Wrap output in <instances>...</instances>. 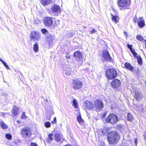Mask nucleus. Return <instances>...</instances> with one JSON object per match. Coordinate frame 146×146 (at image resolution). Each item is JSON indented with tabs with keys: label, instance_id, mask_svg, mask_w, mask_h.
I'll return each mask as SVG.
<instances>
[{
	"label": "nucleus",
	"instance_id": "obj_29",
	"mask_svg": "<svg viewBox=\"0 0 146 146\" xmlns=\"http://www.w3.org/2000/svg\"><path fill=\"white\" fill-rule=\"evenodd\" d=\"M0 124L1 127L3 129H7L8 128V126L4 122L1 121L0 123Z\"/></svg>",
	"mask_w": 146,
	"mask_h": 146
},
{
	"label": "nucleus",
	"instance_id": "obj_54",
	"mask_svg": "<svg viewBox=\"0 0 146 146\" xmlns=\"http://www.w3.org/2000/svg\"><path fill=\"white\" fill-rule=\"evenodd\" d=\"M102 146H104V144L103 143H102Z\"/></svg>",
	"mask_w": 146,
	"mask_h": 146
},
{
	"label": "nucleus",
	"instance_id": "obj_5",
	"mask_svg": "<svg viewBox=\"0 0 146 146\" xmlns=\"http://www.w3.org/2000/svg\"><path fill=\"white\" fill-rule=\"evenodd\" d=\"M21 133L24 137H29L32 134V131L30 128L25 127L21 129Z\"/></svg>",
	"mask_w": 146,
	"mask_h": 146
},
{
	"label": "nucleus",
	"instance_id": "obj_2",
	"mask_svg": "<svg viewBox=\"0 0 146 146\" xmlns=\"http://www.w3.org/2000/svg\"><path fill=\"white\" fill-rule=\"evenodd\" d=\"M118 118L117 116L113 114L109 115L106 119V122L109 123L112 125L115 124L118 121Z\"/></svg>",
	"mask_w": 146,
	"mask_h": 146
},
{
	"label": "nucleus",
	"instance_id": "obj_11",
	"mask_svg": "<svg viewBox=\"0 0 146 146\" xmlns=\"http://www.w3.org/2000/svg\"><path fill=\"white\" fill-rule=\"evenodd\" d=\"M134 94V97L137 101H139L141 100L143 97V94L139 90H135Z\"/></svg>",
	"mask_w": 146,
	"mask_h": 146
},
{
	"label": "nucleus",
	"instance_id": "obj_10",
	"mask_svg": "<svg viewBox=\"0 0 146 146\" xmlns=\"http://www.w3.org/2000/svg\"><path fill=\"white\" fill-rule=\"evenodd\" d=\"M30 37L31 40L34 41L38 40L40 38L39 33L36 31H34L31 32Z\"/></svg>",
	"mask_w": 146,
	"mask_h": 146
},
{
	"label": "nucleus",
	"instance_id": "obj_39",
	"mask_svg": "<svg viewBox=\"0 0 146 146\" xmlns=\"http://www.w3.org/2000/svg\"><path fill=\"white\" fill-rule=\"evenodd\" d=\"M21 118L23 119H25L27 118V116L25 115V112H23L21 115Z\"/></svg>",
	"mask_w": 146,
	"mask_h": 146
},
{
	"label": "nucleus",
	"instance_id": "obj_18",
	"mask_svg": "<svg viewBox=\"0 0 146 146\" xmlns=\"http://www.w3.org/2000/svg\"><path fill=\"white\" fill-rule=\"evenodd\" d=\"M137 23L138 26L141 28L145 25V21L143 17H140L137 19Z\"/></svg>",
	"mask_w": 146,
	"mask_h": 146
},
{
	"label": "nucleus",
	"instance_id": "obj_17",
	"mask_svg": "<svg viewBox=\"0 0 146 146\" xmlns=\"http://www.w3.org/2000/svg\"><path fill=\"white\" fill-rule=\"evenodd\" d=\"M111 84L113 87L116 88L120 86L121 84V82L117 79H115L112 81Z\"/></svg>",
	"mask_w": 146,
	"mask_h": 146
},
{
	"label": "nucleus",
	"instance_id": "obj_51",
	"mask_svg": "<svg viewBox=\"0 0 146 146\" xmlns=\"http://www.w3.org/2000/svg\"><path fill=\"white\" fill-rule=\"evenodd\" d=\"M123 33H124V35H125V36L126 37H127V32H126L125 31V32H124Z\"/></svg>",
	"mask_w": 146,
	"mask_h": 146
},
{
	"label": "nucleus",
	"instance_id": "obj_50",
	"mask_svg": "<svg viewBox=\"0 0 146 146\" xmlns=\"http://www.w3.org/2000/svg\"><path fill=\"white\" fill-rule=\"evenodd\" d=\"M144 140L146 141V134H145L143 135Z\"/></svg>",
	"mask_w": 146,
	"mask_h": 146
},
{
	"label": "nucleus",
	"instance_id": "obj_56",
	"mask_svg": "<svg viewBox=\"0 0 146 146\" xmlns=\"http://www.w3.org/2000/svg\"><path fill=\"white\" fill-rule=\"evenodd\" d=\"M17 121V123H20V122H19V121H18V120Z\"/></svg>",
	"mask_w": 146,
	"mask_h": 146
},
{
	"label": "nucleus",
	"instance_id": "obj_21",
	"mask_svg": "<svg viewBox=\"0 0 146 146\" xmlns=\"http://www.w3.org/2000/svg\"><path fill=\"white\" fill-rule=\"evenodd\" d=\"M111 16L112 21H114L115 24H116L118 22L119 18L116 15H113L111 14Z\"/></svg>",
	"mask_w": 146,
	"mask_h": 146
},
{
	"label": "nucleus",
	"instance_id": "obj_23",
	"mask_svg": "<svg viewBox=\"0 0 146 146\" xmlns=\"http://www.w3.org/2000/svg\"><path fill=\"white\" fill-rule=\"evenodd\" d=\"M51 1V0H40V3L43 5H46L48 4Z\"/></svg>",
	"mask_w": 146,
	"mask_h": 146
},
{
	"label": "nucleus",
	"instance_id": "obj_47",
	"mask_svg": "<svg viewBox=\"0 0 146 146\" xmlns=\"http://www.w3.org/2000/svg\"><path fill=\"white\" fill-rule=\"evenodd\" d=\"M133 20L134 22L135 23H136V22H137V17H134L133 18Z\"/></svg>",
	"mask_w": 146,
	"mask_h": 146
},
{
	"label": "nucleus",
	"instance_id": "obj_7",
	"mask_svg": "<svg viewBox=\"0 0 146 146\" xmlns=\"http://www.w3.org/2000/svg\"><path fill=\"white\" fill-rule=\"evenodd\" d=\"M52 13L54 15L58 16L61 12V9L60 7L58 5H54L52 7Z\"/></svg>",
	"mask_w": 146,
	"mask_h": 146
},
{
	"label": "nucleus",
	"instance_id": "obj_30",
	"mask_svg": "<svg viewBox=\"0 0 146 146\" xmlns=\"http://www.w3.org/2000/svg\"><path fill=\"white\" fill-rule=\"evenodd\" d=\"M48 113H49V115H46V117L47 118L49 119L50 118L51 116L54 113V112L52 110H50L48 112ZM49 120H50L49 119Z\"/></svg>",
	"mask_w": 146,
	"mask_h": 146
},
{
	"label": "nucleus",
	"instance_id": "obj_46",
	"mask_svg": "<svg viewBox=\"0 0 146 146\" xmlns=\"http://www.w3.org/2000/svg\"><path fill=\"white\" fill-rule=\"evenodd\" d=\"M66 59H68L70 58L71 56H70V55L69 54H66Z\"/></svg>",
	"mask_w": 146,
	"mask_h": 146
},
{
	"label": "nucleus",
	"instance_id": "obj_13",
	"mask_svg": "<svg viewBox=\"0 0 146 146\" xmlns=\"http://www.w3.org/2000/svg\"><path fill=\"white\" fill-rule=\"evenodd\" d=\"M54 136L55 139L57 141H62L64 140L62 135L57 131H54Z\"/></svg>",
	"mask_w": 146,
	"mask_h": 146
},
{
	"label": "nucleus",
	"instance_id": "obj_53",
	"mask_svg": "<svg viewBox=\"0 0 146 146\" xmlns=\"http://www.w3.org/2000/svg\"><path fill=\"white\" fill-rule=\"evenodd\" d=\"M105 115H106V113H104L103 114V117H104V116H105Z\"/></svg>",
	"mask_w": 146,
	"mask_h": 146
},
{
	"label": "nucleus",
	"instance_id": "obj_38",
	"mask_svg": "<svg viewBox=\"0 0 146 146\" xmlns=\"http://www.w3.org/2000/svg\"><path fill=\"white\" fill-rule=\"evenodd\" d=\"M117 128L118 129H119L120 131H121L124 128V126L123 125H118Z\"/></svg>",
	"mask_w": 146,
	"mask_h": 146
},
{
	"label": "nucleus",
	"instance_id": "obj_4",
	"mask_svg": "<svg viewBox=\"0 0 146 146\" xmlns=\"http://www.w3.org/2000/svg\"><path fill=\"white\" fill-rule=\"evenodd\" d=\"M106 76L109 79H112L117 76L116 71L113 69H109L106 71Z\"/></svg>",
	"mask_w": 146,
	"mask_h": 146
},
{
	"label": "nucleus",
	"instance_id": "obj_52",
	"mask_svg": "<svg viewBox=\"0 0 146 146\" xmlns=\"http://www.w3.org/2000/svg\"><path fill=\"white\" fill-rule=\"evenodd\" d=\"M64 146H72L69 144H67V145H66Z\"/></svg>",
	"mask_w": 146,
	"mask_h": 146
},
{
	"label": "nucleus",
	"instance_id": "obj_6",
	"mask_svg": "<svg viewBox=\"0 0 146 146\" xmlns=\"http://www.w3.org/2000/svg\"><path fill=\"white\" fill-rule=\"evenodd\" d=\"M82 86V82L77 79L74 80L73 82V87L75 90H79L80 89Z\"/></svg>",
	"mask_w": 146,
	"mask_h": 146
},
{
	"label": "nucleus",
	"instance_id": "obj_58",
	"mask_svg": "<svg viewBox=\"0 0 146 146\" xmlns=\"http://www.w3.org/2000/svg\"><path fill=\"white\" fill-rule=\"evenodd\" d=\"M141 106H142V105H141Z\"/></svg>",
	"mask_w": 146,
	"mask_h": 146
},
{
	"label": "nucleus",
	"instance_id": "obj_12",
	"mask_svg": "<svg viewBox=\"0 0 146 146\" xmlns=\"http://www.w3.org/2000/svg\"><path fill=\"white\" fill-rule=\"evenodd\" d=\"M44 21V25L47 27L50 26L52 25L53 22L52 17H45Z\"/></svg>",
	"mask_w": 146,
	"mask_h": 146
},
{
	"label": "nucleus",
	"instance_id": "obj_40",
	"mask_svg": "<svg viewBox=\"0 0 146 146\" xmlns=\"http://www.w3.org/2000/svg\"><path fill=\"white\" fill-rule=\"evenodd\" d=\"M53 134H50L48 135V138L51 141L53 139L52 137Z\"/></svg>",
	"mask_w": 146,
	"mask_h": 146
},
{
	"label": "nucleus",
	"instance_id": "obj_57",
	"mask_svg": "<svg viewBox=\"0 0 146 146\" xmlns=\"http://www.w3.org/2000/svg\"><path fill=\"white\" fill-rule=\"evenodd\" d=\"M46 110H47V111H48V110H47L46 109Z\"/></svg>",
	"mask_w": 146,
	"mask_h": 146
},
{
	"label": "nucleus",
	"instance_id": "obj_37",
	"mask_svg": "<svg viewBox=\"0 0 146 146\" xmlns=\"http://www.w3.org/2000/svg\"><path fill=\"white\" fill-rule=\"evenodd\" d=\"M45 126L46 128H49L50 127L51 125L50 122L48 121L45 123Z\"/></svg>",
	"mask_w": 146,
	"mask_h": 146
},
{
	"label": "nucleus",
	"instance_id": "obj_33",
	"mask_svg": "<svg viewBox=\"0 0 146 146\" xmlns=\"http://www.w3.org/2000/svg\"><path fill=\"white\" fill-rule=\"evenodd\" d=\"M130 50L133 54L134 57L135 58L136 56H137V53L135 52L134 49L132 48Z\"/></svg>",
	"mask_w": 146,
	"mask_h": 146
},
{
	"label": "nucleus",
	"instance_id": "obj_26",
	"mask_svg": "<svg viewBox=\"0 0 146 146\" xmlns=\"http://www.w3.org/2000/svg\"><path fill=\"white\" fill-rule=\"evenodd\" d=\"M133 117L131 113H128L127 115V119L130 121H131L133 119Z\"/></svg>",
	"mask_w": 146,
	"mask_h": 146
},
{
	"label": "nucleus",
	"instance_id": "obj_8",
	"mask_svg": "<svg viewBox=\"0 0 146 146\" xmlns=\"http://www.w3.org/2000/svg\"><path fill=\"white\" fill-rule=\"evenodd\" d=\"M102 56L106 62H110L112 61V59L108 51L106 50L103 51Z\"/></svg>",
	"mask_w": 146,
	"mask_h": 146
},
{
	"label": "nucleus",
	"instance_id": "obj_24",
	"mask_svg": "<svg viewBox=\"0 0 146 146\" xmlns=\"http://www.w3.org/2000/svg\"><path fill=\"white\" fill-rule=\"evenodd\" d=\"M33 50L36 52H37L38 51V45L37 43H36L34 45Z\"/></svg>",
	"mask_w": 146,
	"mask_h": 146
},
{
	"label": "nucleus",
	"instance_id": "obj_31",
	"mask_svg": "<svg viewBox=\"0 0 146 146\" xmlns=\"http://www.w3.org/2000/svg\"><path fill=\"white\" fill-rule=\"evenodd\" d=\"M41 31L43 34L45 35H47L49 33L47 30L45 29H41Z\"/></svg>",
	"mask_w": 146,
	"mask_h": 146
},
{
	"label": "nucleus",
	"instance_id": "obj_49",
	"mask_svg": "<svg viewBox=\"0 0 146 146\" xmlns=\"http://www.w3.org/2000/svg\"><path fill=\"white\" fill-rule=\"evenodd\" d=\"M137 139H136L135 140V143L136 146H137Z\"/></svg>",
	"mask_w": 146,
	"mask_h": 146
},
{
	"label": "nucleus",
	"instance_id": "obj_9",
	"mask_svg": "<svg viewBox=\"0 0 146 146\" xmlns=\"http://www.w3.org/2000/svg\"><path fill=\"white\" fill-rule=\"evenodd\" d=\"M94 106L96 109L98 110H101L104 107L103 102L101 100H97L94 102Z\"/></svg>",
	"mask_w": 146,
	"mask_h": 146
},
{
	"label": "nucleus",
	"instance_id": "obj_45",
	"mask_svg": "<svg viewBox=\"0 0 146 146\" xmlns=\"http://www.w3.org/2000/svg\"><path fill=\"white\" fill-rule=\"evenodd\" d=\"M56 117H54V118L53 121H52L51 122L53 123H56Z\"/></svg>",
	"mask_w": 146,
	"mask_h": 146
},
{
	"label": "nucleus",
	"instance_id": "obj_19",
	"mask_svg": "<svg viewBox=\"0 0 146 146\" xmlns=\"http://www.w3.org/2000/svg\"><path fill=\"white\" fill-rule=\"evenodd\" d=\"M19 108H17L16 106H14L12 111V114L14 116H16L19 114Z\"/></svg>",
	"mask_w": 146,
	"mask_h": 146
},
{
	"label": "nucleus",
	"instance_id": "obj_35",
	"mask_svg": "<svg viewBox=\"0 0 146 146\" xmlns=\"http://www.w3.org/2000/svg\"><path fill=\"white\" fill-rule=\"evenodd\" d=\"M72 102L73 105L74 106L75 108H77L78 107V105L77 102H76V100L75 99H74V100H73Z\"/></svg>",
	"mask_w": 146,
	"mask_h": 146
},
{
	"label": "nucleus",
	"instance_id": "obj_34",
	"mask_svg": "<svg viewBox=\"0 0 146 146\" xmlns=\"http://www.w3.org/2000/svg\"><path fill=\"white\" fill-rule=\"evenodd\" d=\"M5 136L6 138L9 140L11 139L12 137V135L9 133L6 134L5 135Z\"/></svg>",
	"mask_w": 146,
	"mask_h": 146
},
{
	"label": "nucleus",
	"instance_id": "obj_48",
	"mask_svg": "<svg viewBox=\"0 0 146 146\" xmlns=\"http://www.w3.org/2000/svg\"><path fill=\"white\" fill-rule=\"evenodd\" d=\"M140 73V70L138 69H137V71L136 72V73L137 75H139Z\"/></svg>",
	"mask_w": 146,
	"mask_h": 146
},
{
	"label": "nucleus",
	"instance_id": "obj_22",
	"mask_svg": "<svg viewBox=\"0 0 146 146\" xmlns=\"http://www.w3.org/2000/svg\"><path fill=\"white\" fill-rule=\"evenodd\" d=\"M64 72L65 74L67 76H69L70 75L71 72V68H68L66 69H64Z\"/></svg>",
	"mask_w": 146,
	"mask_h": 146
},
{
	"label": "nucleus",
	"instance_id": "obj_1",
	"mask_svg": "<svg viewBox=\"0 0 146 146\" xmlns=\"http://www.w3.org/2000/svg\"><path fill=\"white\" fill-rule=\"evenodd\" d=\"M107 138L109 143L113 145L118 141L120 136L118 133L115 131L109 133L108 135Z\"/></svg>",
	"mask_w": 146,
	"mask_h": 146
},
{
	"label": "nucleus",
	"instance_id": "obj_32",
	"mask_svg": "<svg viewBox=\"0 0 146 146\" xmlns=\"http://www.w3.org/2000/svg\"><path fill=\"white\" fill-rule=\"evenodd\" d=\"M136 38L138 40L141 41H142L143 40H144L145 41V40L144 39L143 37L140 35H137L136 36Z\"/></svg>",
	"mask_w": 146,
	"mask_h": 146
},
{
	"label": "nucleus",
	"instance_id": "obj_16",
	"mask_svg": "<svg viewBox=\"0 0 146 146\" xmlns=\"http://www.w3.org/2000/svg\"><path fill=\"white\" fill-rule=\"evenodd\" d=\"M93 104L92 103L88 101H86L83 106L84 108L88 110L91 109L93 108Z\"/></svg>",
	"mask_w": 146,
	"mask_h": 146
},
{
	"label": "nucleus",
	"instance_id": "obj_3",
	"mask_svg": "<svg viewBox=\"0 0 146 146\" xmlns=\"http://www.w3.org/2000/svg\"><path fill=\"white\" fill-rule=\"evenodd\" d=\"M117 1L118 6L123 9H128L131 3L130 0H117Z\"/></svg>",
	"mask_w": 146,
	"mask_h": 146
},
{
	"label": "nucleus",
	"instance_id": "obj_20",
	"mask_svg": "<svg viewBox=\"0 0 146 146\" xmlns=\"http://www.w3.org/2000/svg\"><path fill=\"white\" fill-rule=\"evenodd\" d=\"M124 66L126 68L130 70L131 72H133L134 67L130 63L128 62H125V64Z\"/></svg>",
	"mask_w": 146,
	"mask_h": 146
},
{
	"label": "nucleus",
	"instance_id": "obj_14",
	"mask_svg": "<svg viewBox=\"0 0 146 146\" xmlns=\"http://www.w3.org/2000/svg\"><path fill=\"white\" fill-rule=\"evenodd\" d=\"M74 56L78 61H81L83 59V54L80 51H77L74 53Z\"/></svg>",
	"mask_w": 146,
	"mask_h": 146
},
{
	"label": "nucleus",
	"instance_id": "obj_41",
	"mask_svg": "<svg viewBox=\"0 0 146 146\" xmlns=\"http://www.w3.org/2000/svg\"><path fill=\"white\" fill-rule=\"evenodd\" d=\"M96 31L95 29H93L90 32V34H93L95 33Z\"/></svg>",
	"mask_w": 146,
	"mask_h": 146
},
{
	"label": "nucleus",
	"instance_id": "obj_44",
	"mask_svg": "<svg viewBox=\"0 0 146 146\" xmlns=\"http://www.w3.org/2000/svg\"><path fill=\"white\" fill-rule=\"evenodd\" d=\"M5 114H8L9 115H10V114L9 113H1V115L2 116L4 117Z\"/></svg>",
	"mask_w": 146,
	"mask_h": 146
},
{
	"label": "nucleus",
	"instance_id": "obj_27",
	"mask_svg": "<svg viewBox=\"0 0 146 146\" xmlns=\"http://www.w3.org/2000/svg\"><path fill=\"white\" fill-rule=\"evenodd\" d=\"M77 120L78 122L80 123L83 122V120L82 119L80 114H79L77 116Z\"/></svg>",
	"mask_w": 146,
	"mask_h": 146
},
{
	"label": "nucleus",
	"instance_id": "obj_36",
	"mask_svg": "<svg viewBox=\"0 0 146 146\" xmlns=\"http://www.w3.org/2000/svg\"><path fill=\"white\" fill-rule=\"evenodd\" d=\"M67 36L69 38H71L73 36V33L72 31H69L68 33L67 34Z\"/></svg>",
	"mask_w": 146,
	"mask_h": 146
},
{
	"label": "nucleus",
	"instance_id": "obj_15",
	"mask_svg": "<svg viewBox=\"0 0 146 146\" xmlns=\"http://www.w3.org/2000/svg\"><path fill=\"white\" fill-rule=\"evenodd\" d=\"M46 40L48 45L49 46L51 45V43H52L54 38L53 36L51 34H49L46 35Z\"/></svg>",
	"mask_w": 146,
	"mask_h": 146
},
{
	"label": "nucleus",
	"instance_id": "obj_55",
	"mask_svg": "<svg viewBox=\"0 0 146 146\" xmlns=\"http://www.w3.org/2000/svg\"><path fill=\"white\" fill-rule=\"evenodd\" d=\"M87 28V27H86V26H84V27H83V28Z\"/></svg>",
	"mask_w": 146,
	"mask_h": 146
},
{
	"label": "nucleus",
	"instance_id": "obj_25",
	"mask_svg": "<svg viewBox=\"0 0 146 146\" xmlns=\"http://www.w3.org/2000/svg\"><path fill=\"white\" fill-rule=\"evenodd\" d=\"M137 59V62L139 64L141 65L142 64V60L141 57L140 56H137L136 57Z\"/></svg>",
	"mask_w": 146,
	"mask_h": 146
},
{
	"label": "nucleus",
	"instance_id": "obj_28",
	"mask_svg": "<svg viewBox=\"0 0 146 146\" xmlns=\"http://www.w3.org/2000/svg\"><path fill=\"white\" fill-rule=\"evenodd\" d=\"M0 61L3 63L4 66L7 69H10V68L6 64V62L1 58H0Z\"/></svg>",
	"mask_w": 146,
	"mask_h": 146
},
{
	"label": "nucleus",
	"instance_id": "obj_42",
	"mask_svg": "<svg viewBox=\"0 0 146 146\" xmlns=\"http://www.w3.org/2000/svg\"><path fill=\"white\" fill-rule=\"evenodd\" d=\"M127 47L129 48L130 49V50H131V49L132 48V45L131 44L130 45L129 44H127Z\"/></svg>",
	"mask_w": 146,
	"mask_h": 146
},
{
	"label": "nucleus",
	"instance_id": "obj_43",
	"mask_svg": "<svg viewBox=\"0 0 146 146\" xmlns=\"http://www.w3.org/2000/svg\"><path fill=\"white\" fill-rule=\"evenodd\" d=\"M30 146H38L36 143L31 142V143Z\"/></svg>",
	"mask_w": 146,
	"mask_h": 146
}]
</instances>
